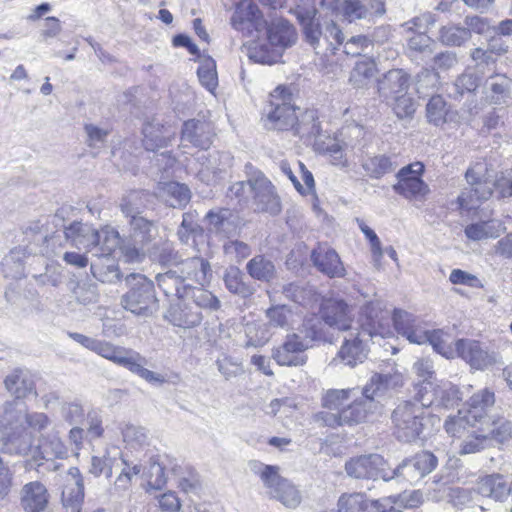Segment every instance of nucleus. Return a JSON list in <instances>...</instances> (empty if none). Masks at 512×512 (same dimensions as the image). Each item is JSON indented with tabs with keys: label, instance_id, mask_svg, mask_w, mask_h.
Segmentation results:
<instances>
[{
	"label": "nucleus",
	"instance_id": "nucleus-1",
	"mask_svg": "<svg viewBox=\"0 0 512 512\" xmlns=\"http://www.w3.org/2000/svg\"><path fill=\"white\" fill-rule=\"evenodd\" d=\"M50 425L42 412L29 413L18 401L7 402L0 412V448L9 453L26 454L32 445V434Z\"/></svg>",
	"mask_w": 512,
	"mask_h": 512
},
{
	"label": "nucleus",
	"instance_id": "nucleus-2",
	"mask_svg": "<svg viewBox=\"0 0 512 512\" xmlns=\"http://www.w3.org/2000/svg\"><path fill=\"white\" fill-rule=\"evenodd\" d=\"M365 320L360 328L350 330L338 351L337 358L344 365L354 367L367 357L366 342L373 336L386 337L390 334V312L383 310L380 302H372L363 308Z\"/></svg>",
	"mask_w": 512,
	"mask_h": 512
},
{
	"label": "nucleus",
	"instance_id": "nucleus-3",
	"mask_svg": "<svg viewBox=\"0 0 512 512\" xmlns=\"http://www.w3.org/2000/svg\"><path fill=\"white\" fill-rule=\"evenodd\" d=\"M323 406L339 411V419L344 425H355L365 422L378 409L379 403L370 388L364 386L330 389L323 396Z\"/></svg>",
	"mask_w": 512,
	"mask_h": 512
},
{
	"label": "nucleus",
	"instance_id": "nucleus-4",
	"mask_svg": "<svg viewBox=\"0 0 512 512\" xmlns=\"http://www.w3.org/2000/svg\"><path fill=\"white\" fill-rule=\"evenodd\" d=\"M324 338L321 322L316 319H306L298 332L288 334L284 342L273 349L272 357L281 366H302L307 357L304 352L314 341Z\"/></svg>",
	"mask_w": 512,
	"mask_h": 512
},
{
	"label": "nucleus",
	"instance_id": "nucleus-5",
	"mask_svg": "<svg viewBox=\"0 0 512 512\" xmlns=\"http://www.w3.org/2000/svg\"><path fill=\"white\" fill-rule=\"evenodd\" d=\"M268 43H256L249 49V58L256 63L274 64L282 56V52L296 43L297 33L287 20L278 18L266 22L264 28Z\"/></svg>",
	"mask_w": 512,
	"mask_h": 512
},
{
	"label": "nucleus",
	"instance_id": "nucleus-6",
	"mask_svg": "<svg viewBox=\"0 0 512 512\" xmlns=\"http://www.w3.org/2000/svg\"><path fill=\"white\" fill-rule=\"evenodd\" d=\"M465 179L468 188H465L457 198L461 209L471 210L482 201L488 200L495 190V173L485 161H479L471 165Z\"/></svg>",
	"mask_w": 512,
	"mask_h": 512
},
{
	"label": "nucleus",
	"instance_id": "nucleus-7",
	"mask_svg": "<svg viewBox=\"0 0 512 512\" xmlns=\"http://www.w3.org/2000/svg\"><path fill=\"white\" fill-rule=\"evenodd\" d=\"M94 352L114 364L128 369L149 383L163 384L165 382L161 374L144 367L147 363L146 358L135 350L116 346L108 341L98 340Z\"/></svg>",
	"mask_w": 512,
	"mask_h": 512
},
{
	"label": "nucleus",
	"instance_id": "nucleus-8",
	"mask_svg": "<svg viewBox=\"0 0 512 512\" xmlns=\"http://www.w3.org/2000/svg\"><path fill=\"white\" fill-rule=\"evenodd\" d=\"M422 404L418 405L411 401L400 403L392 414L394 434L402 442L416 440L424 429V409Z\"/></svg>",
	"mask_w": 512,
	"mask_h": 512
},
{
	"label": "nucleus",
	"instance_id": "nucleus-9",
	"mask_svg": "<svg viewBox=\"0 0 512 512\" xmlns=\"http://www.w3.org/2000/svg\"><path fill=\"white\" fill-rule=\"evenodd\" d=\"M129 291L122 297V305L136 315H147L155 304L153 282L142 274H130L126 277Z\"/></svg>",
	"mask_w": 512,
	"mask_h": 512
},
{
	"label": "nucleus",
	"instance_id": "nucleus-10",
	"mask_svg": "<svg viewBox=\"0 0 512 512\" xmlns=\"http://www.w3.org/2000/svg\"><path fill=\"white\" fill-rule=\"evenodd\" d=\"M271 110L267 114V126L276 130L293 129L297 115L291 104L292 93L284 86L276 87L270 94Z\"/></svg>",
	"mask_w": 512,
	"mask_h": 512
},
{
	"label": "nucleus",
	"instance_id": "nucleus-11",
	"mask_svg": "<svg viewBox=\"0 0 512 512\" xmlns=\"http://www.w3.org/2000/svg\"><path fill=\"white\" fill-rule=\"evenodd\" d=\"M424 165L420 162L403 167L396 175L393 190L410 201H424L430 192L428 185L420 178Z\"/></svg>",
	"mask_w": 512,
	"mask_h": 512
},
{
	"label": "nucleus",
	"instance_id": "nucleus-12",
	"mask_svg": "<svg viewBox=\"0 0 512 512\" xmlns=\"http://www.w3.org/2000/svg\"><path fill=\"white\" fill-rule=\"evenodd\" d=\"M230 24L244 37L258 36L266 27V20L252 0H241L236 4Z\"/></svg>",
	"mask_w": 512,
	"mask_h": 512
},
{
	"label": "nucleus",
	"instance_id": "nucleus-13",
	"mask_svg": "<svg viewBox=\"0 0 512 512\" xmlns=\"http://www.w3.org/2000/svg\"><path fill=\"white\" fill-rule=\"evenodd\" d=\"M248 185L254 193L256 209L276 215L281 211L280 200L274 192L272 183L263 175L249 179L247 183L238 182L231 187V191L238 196L240 191Z\"/></svg>",
	"mask_w": 512,
	"mask_h": 512
},
{
	"label": "nucleus",
	"instance_id": "nucleus-14",
	"mask_svg": "<svg viewBox=\"0 0 512 512\" xmlns=\"http://www.w3.org/2000/svg\"><path fill=\"white\" fill-rule=\"evenodd\" d=\"M415 398L423 407L437 406L444 408L454 407L461 400L457 386L447 381L423 385L418 388Z\"/></svg>",
	"mask_w": 512,
	"mask_h": 512
},
{
	"label": "nucleus",
	"instance_id": "nucleus-15",
	"mask_svg": "<svg viewBox=\"0 0 512 512\" xmlns=\"http://www.w3.org/2000/svg\"><path fill=\"white\" fill-rule=\"evenodd\" d=\"M385 460L378 454L361 455L351 458L345 464V470L350 477L356 479L382 478L391 480L389 472L385 469Z\"/></svg>",
	"mask_w": 512,
	"mask_h": 512
},
{
	"label": "nucleus",
	"instance_id": "nucleus-16",
	"mask_svg": "<svg viewBox=\"0 0 512 512\" xmlns=\"http://www.w3.org/2000/svg\"><path fill=\"white\" fill-rule=\"evenodd\" d=\"M321 317L325 324L339 331L352 330L353 309L341 298L326 299L322 303Z\"/></svg>",
	"mask_w": 512,
	"mask_h": 512
},
{
	"label": "nucleus",
	"instance_id": "nucleus-17",
	"mask_svg": "<svg viewBox=\"0 0 512 512\" xmlns=\"http://www.w3.org/2000/svg\"><path fill=\"white\" fill-rule=\"evenodd\" d=\"M197 161L201 166L197 171V176L206 184H211L222 178L232 165L231 155L225 152H215L209 157L202 155L198 157Z\"/></svg>",
	"mask_w": 512,
	"mask_h": 512
},
{
	"label": "nucleus",
	"instance_id": "nucleus-18",
	"mask_svg": "<svg viewBox=\"0 0 512 512\" xmlns=\"http://www.w3.org/2000/svg\"><path fill=\"white\" fill-rule=\"evenodd\" d=\"M294 7L290 8L303 26V32L307 42L312 46L320 44L321 31L319 23L314 18L317 13L315 0H294Z\"/></svg>",
	"mask_w": 512,
	"mask_h": 512
},
{
	"label": "nucleus",
	"instance_id": "nucleus-19",
	"mask_svg": "<svg viewBox=\"0 0 512 512\" xmlns=\"http://www.w3.org/2000/svg\"><path fill=\"white\" fill-rule=\"evenodd\" d=\"M311 261L316 269L329 278H343L346 268L338 253L325 245H318L311 253Z\"/></svg>",
	"mask_w": 512,
	"mask_h": 512
},
{
	"label": "nucleus",
	"instance_id": "nucleus-20",
	"mask_svg": "<svg viewBox=\"0 0 512 512\" xmlns=\"http://www.w3.org/2000/svg\"><path fill=\"white\" fill-rule=\"evenodd\" d=\"M165 318L174 326L190 329L198 326L203 316L188 299L178 298L170 304Z\"/></svg>",
	"mask_w": 512,
	"mask_h": 512
},
{
	"label": "nucleus",
	"instance_id": "nucleus-21",
	"mask_svg": "<svg viewBox=\"0 0 512 512\" xmlns=\"http://www.w3.org/2000/svg\"><path fill=\"white\" fill-rule=\"evenodd\" d=\"M84 501V483L80 470L71 467L64 481L62 490V503L71 512H80Z\"/></svg>",
	"mask_w": 512,
	"mask_h": 512
},
{
	"label": "nucleus",
	"instance_id": "nucleus-22",
	"mask_svg": "<svg viewBox=\"0 0 512 512\" xmlns=\"http://www.w3.org/2000/svg\"><path fill=\"white\" fill-rule=\"evenodd\" d=\"M457 349V357L462 358L475 369H484L496 362L495 355L489 353L476 340L459 339Z\"/></svg>",
	"mask_w": 512,
	"mask_h": 512
},
{
	"label": "nucleus",
	"instance_id": "nucleus-23",
	"mask_svg": "<svg viewBox=\"0 0 512 512\" xmlns=\"http://www.w3.org/2000/svg\"><path fill=\"white\" fill-rule=\"evenodd\" d=\"M173 269L182 279L193 281L200 286H204L209 282L211 275V267L207 260L201 257H192L177 263Z\"/></svg>",
	"mask_w": 512,
	"mask_h": 512
},
{
	"label": "nucleus",
	"instance_id": "nucleus-24",
	"mask_svg": "<svg viewBox=\"0 0 512 512\" xmlns=\"http://www.w3.org/2000/svg\"><path fill=\"white\" fill-rule=\"evenodd\" d=\"M65 238L78 249L92 251L97 247L99 236L97 230L90 224L83 222H73L65 228Z\"/></svg>",
	"mask_w": 512,
	"mask_h": 512
},
{
	"label": "nucleus",
	"instance_id": "nucleus-25",
	"mask_svg": "<svg viewBox=\"0 0 512 512\" xmlns=\"http://www.w3.org/2000/svg\"><path fill=\"white\" fill-rule=\"evenodd\" d=\"M48 501V490L39 481L29 482L21 489L20 504L25 512H42L47 507Z\"/></svg>",
	"mask_w": 512,
	"mask_h": 512
},
{
	"label": "nucleus",
	"instance_id": "nucleus-26",
	"mask_svg": "<svg viewBox=\"0 0 512 512\" xmlns=\"http://www.w3.org/2000/svg\"><path fill=\"white\" fill-rule=\"evenodd\" d=\"M213 130L209 123L189 120L183 125L181 141L200 149H208L212 144Z\"/></svg>",
	"mask_w": 512,
	"mask_h": 512
},
{
	"label": "nucleus",
	"instance_id": "nucleus-27",
	"mask_svg": "<svg viewBox=\"0 0 512 512\" xmlns=\"http://www.w3.org/2000/svg\"><path fill=\"white\" fill-rule=\"evenodd\" d=\"M142 133L143 145L148 151H155L167 146L175 135L170 126H165L156 120L145 123Z\"/></svg>",
	"mask_w": 512,
	"mask_h": 512
},
{
	"label": "nucleus",
	"instance_id": "nucleus-28",
	"mask_svg": "<svg viewBox=\"0 0 512 512\" xmlns=\"http://www.w3.org/2000/svg\"><path fill=\"white\" fill-rule=\"evenodd\" d=\"M486 96L493 104L512 103V79L504 74H495L485 82Z\"/></svg>",
	"mask_w": 512,
	"mask_h": 512
},
{
	"label": "nucleus",
	"instance_id": "nucleus-29",
	"mask_svg": "<svg viewBox=\"0 0 512 512\" xmlns=\"http://www.w3.org/2000/svg\"><path fill=\"white\" fill-rule=\"evenodd\" d=\"M409 87V77L401 69H393L388 71L383 79L379 82V95L386 102H390V98L407 92Z\"/></svg>",
	"mask_w": 512,
	"mask_h": 512
},
{
	"label": "nucleus",
	"instance_id": "nucleus-30",
	"mask_svg": "<svg viewBox=\"0 0 512 512\" xmlns=\"http://www.w3.org/2000/svg\"><path fill=\"white\" fill-rule=\"evenodd\" d=\"M476 489L479 494L503 502L510 495L508 483L500 474L486 475L477 481Z\"/></svg>",
	"mask_w": 512,
	"mask_h": 512
},
{
	"label": "nucleus",
	"instance_id": "nucleus-31",
	"mask_svg": "<svg viewBox=\"0 0 512 512\" xmlns=\"http://www.w3.org/2000/svg\"><path fill=\"white\" fill-rule=\"evenodd\" d=\"M249 468L252 473L260 478L270 497L287 480L281 477L279 474L280 468L276 465H267L258 460H252L249 462Z\"/></svg>",
	"mask_w": 512,
	"mask_h": 512
},
{
	"label": "nucleus",
	"instance_id": "nucleus-32",
	"mask_svg": "<svg viewBox=\"0 0 512 512\" xmlns=\"http://www.w3.org/2000/svg\"><path fill=\"white\" fill-rule=\"evenodd\" d=\"M156 195L173 208L185 206L191 198L188 186L178 182L160 183Z\"/></svg>",
	"mask_w": 512,
	"mask_h": 512
},
{
	"label": "nucleus",
	"instance_id": "nucleus-33",
	"mask_svg": "<svg viewBox=\"0 0 512 512\" xmlns=\"http://www.w3.org/2000/svg\"><path fill=\"white\" fill-rule=\"evenodd\" d=\"M495 403V395L491 390L484 388L473 394L468 401V409L466 410L473 421L484 424L488 419L486 413Z\"/></svg>",
	"mask_w": 512,
	"mask_h": 512
},
{
	"label": "nucleus",
	"instance_id": "nucleus-34",
	"mask_svg": "<svg viewBox=\"0 0 512 512\" xmlns=\"http://www.w3.org/2000/svg\"><path fill=\"white\" fill-rule=\"evenodd\" d=\"M437 40L447 47H461L471 40V35L464 26L449 23L440 27Z\"/></svg>",
	"mask_w": 512,
	"mask_h": 512
},
{
	"label": "nucleus",
	"instance_id": "nucleus-35",
	"mask_svg": "<svg viewBox=\"0 0 512 512\" xmlns=\"http://www.w3.org/2000/svg\"><path fill=\"white\" fill-rule=\"evenodd\" d=\"M184 299H188L198 310L216 311L221 306L220 300L212 292L204 289L203 286L193 287L189 284L188 288L184 290Z\"/></svg>",
	"mask_w": 512,
	"mask_h": 512
},
{
	"label": "nucleus",
	"instance_id": "nucleus-36",
	"mask_svg": "<svg viewBox=\"0 0 512 512\" xmlns=\"http://www.w3.org/2000/svg\"><path fill=\"white\" fill-rule=\"evenodd\" d=\"M97 236L99 241L97 247L94 249L93 255L98 258H105L109 261V256L120 247L121 238L119 232L109 226L102 228L100 231L97 230Z\"/></svg>",
	"mask_w": 512,
	"mask_h": 512
},
{
	"label": "nucleus",
	"instance_id": "nucleus-37",
	"mask_svg": "<svg viewBox=\"0 0 512 512\" xmlns=\"http://www.w3.org/2000/svg\"><path fill=\"white\" fill-rule=\"evenodd\" d=\"M7 390L17 399L36 395L34 381L21 371H15L5 379Z\"/></svg>",
	"mask_w": 512,
	"mask_h": 512
},
{
	"label": "nucleus",
	"instance_id": "nucleus-38",
	"mask_svg": "<svg viewBox=\"0 0 512 512\" xmlns=\"http://www.w3.org/2000/svg\"><path fill=\"white\" fill-rule=\"evenodd\" d=\"M156 280L159 288L166 296H175L176 299L184 298V290L189 286V284L183 283L173 268L165 273L158 274Z\"/></svg>",
	"mask_w": 512,
	"mask_h": 512
},
{
	"label": "nucleus",
	"instance_id": "nucleus-39",
	"mask_svg": "<svg viewBox=\"0 0 512 512\" xmlns=\"http://www.w3.org/2000/svg\"><path fill=\"white\" fill-rule=\"evenodd\" d=\"M246 270L253 279L263 282L271 281L276 275L274 263L263 255H257L249 260Z\"/></svg>",
	"mask_w": 512,
	"mask_h": 512
},
{
	"label": "nucleus",
	"instance_id": "nucleus-40",
	"mask_svg": "<svg viewBox=\"0 0 512 512\" xmlns=\"http://www.w3.org/2000/svg\"><path fill=\"white\" fill-rule=\"evenodd\" d=\"M244 333L246 337V341L244 343L245 348L262 347L272 336L268 324L259 321L246 323L244 326Z\"/></svg>",
	"mask_w": 512,
	"mask_h": 512
},
{
	"label": "nucleus",
	"instance_id": "nucleus-41",
	"mask_svg": "<svg viewBox=\"0 0 512 512\" xmlns=\"http://www.w3.org/2000/svg\"><path fill=\"white\" fill-rule=\"evenodd\" d=\"M478 424L479 422L473 421L466 410H459L457 415L449 416L445 421V430L453 437H462L476 428Z\"/></svg>",
	"mask_w": 512,
	"mask_h": 512
},
{
	"label": "nucleus",
	"instance_id": "nucleus-42",
	"mask_svg": "<svg viewBox=\"0 0 512 512\" xmlns=\"http://www.w3.org/2000/svg\"><path fill=\"white\" fill-rule=\"evenodd\" d=\"M403 385V377L400 373L375 374L365 386L370 388L375 399L382 396L387 390L395 389Z\"/></svg>",
	"mask_w": 512,
	"mask_h": 512
},
{
	"label": "nucleus",
	"instance_id": "nucleus-43",
	"mask_svg": "<svg viewBox=\"0 0 512 512\" xmlns=\"http://www.w3.org/2000/svg\"><path fill=\"white\" fill-rule=\"evenodd\" d=\"M294 133L302 138L311 139L320 134V123L318 122L317 111L306 110L300 118L297 116L295 127H293Z\"/></svg>",
	"mask_w": 512,
	"mask_h": 512
},
{
	"label": "nucleus",
	"instance_id": "nucleus-44",
	"mask_svg": "<svg viewBox=\"0 0 512 512\" xmlns=\"http://www.w3.org/2000/svg\"><path fill=\"white\" fill-rule=\"evenodd\" d=\"M362 167L366 174L374 179H379L387 173L392 172L396 163L387 155H375L368 157L362 163Z\"/></svg>",
	"mask_w": 512,
	"mask_h": 512
},
{
	"label": "nucleus",
	"instance_id": "nucleus-45",
	"mask_svg": "<svg viewBox=\"0 0 512 512\" xmlns=\"http://www.w3.org/2000/svg\"><path fill=\"white\" fill-rule=\"evenodd\" d=\"M208 229L216 234L227 235L233 228L232 213L229 209L210 210L206 214Z\"/></svg>",
	"mask_w": 512,
	"mask_h": 512
},
{
	"label": "nucleus",
	"instance_id": "nucleus-46",
	"mask_svg": "<svg viewBox=\"0 0 512 512\" xmlns=\"http://www.w3.org/2000/svg\"><path fill=\"white\" fill-rule=\"evenodd\" d=\"M488 439L484 424H478L466 434L460 446V454H472L483 450L487 446Z\"/></svg>",
	"mask_w": 512,
	"mask_h": 512
},
{
	"label": "nucleus",
	"instance_id": "nucleus-47",
	"mask_svg": "<svg viewBox=\"0 0 512 512\" xmlns=\"http://www.w3.org/2000/svg\"><path fill=\"white\" fill-rule=\"evenodd\" d=\"M224 283L231 293L243 298H248L254 293L253 287L244 282L243 273L236 267H231L226 271Z\"/></svg>",
	"mask_w": 512,
	"mask_h": 512
},
{
	"label": "nucleus",
	"instance_id": "nucleus-48",
	"mask_svg": "<svg viewBox=\"0 0 512 512\" xmlns=\"http://www.w3.org/2000/svg\"><path fill=\"white\" fill-rule=\"evenodd\" d=\"M376 64L369 59L356 62L349 77V82L355 88L365 87L376 74Z\"/></svg>",
	"mask_w": 512,
	"mask_h": 512
},
{
	"label": "nucleus",
	"instance_id": "nucleus-49",
	"mask_svg": "<svg viewBox=\"0 0 512 512\" xmlns=\"http://www.w3.org/2000/svg\"><path fill=\"white\" fill-rule=\"evenodd\" d=\"M197 75L200 83L211 93L218 86V77L216 71V63L211 57H201L200 65L197 69Z\"/></svg>",
	"mask_w": 512,
	"mask_h": 512
},
{
	"label": "nucleus",
	"instance_id": "nucleus-50",
	"mask_svg": "<svg viewBox=\"0 0 512 512\" xmlns=\"http://www.w3.org/2000/svg\"><path fill=\"white\" fill-rule=\"evenodd\" d=\"M488 438L491 437L500 443L512 438V422L503 417L488 419L484 423Z\"/></svg>",
	"mask_w": 512,
	"mask_h": 512
},
{
	"label": "nucleus",
	"instance_id": "nucleus-51",
	"mask_svg": "<svg viewBox=\"0 0 512 512\" xmlns=\"http://www.w3.org/2000/svg\"><path fill=\"white\" fill-rule=\"evenodd\" d=\"M368 505L363 493H343L337 501V512H365Z\"/></svg>",
	"mask_w": 512,
	"mask_h": 512
},
{
	"label": "nucleus",
	"instance_id": "nucleus-52",
	"mask_svg": "<svg viewBox=\"0 0 512 512\" xmlns=\"http://www.w3.org/2000/svg\"><path fill=\"white\" fill-rule=\"evenodd\" d=\"M268 327L287 328L292 323L293 313L286 305H274L266 310Z\"/></svg>",
	"mask_w": 512,
	"mask_h": 512
},
{
	"label": "nucleus",
	"instance_id": "nucleus-53",
	"mask_svg": "<svg viewBox=\"0 0 512 512\" xmlns=\"http://www.w3.org/2000/svg\"><path fill=\"white\" fill-rule=\"evenodd\" d=\"M465 235L473 241L496 238L499 236V229L496 228L494 221H484L468 225L465 228Z\"/></svg>",
	"mask_w": 512,
	"mask_h": 512
},
{
	"label": "nucleus",
	"instance_id": "nucleus-54",
	"mask_svg": "<svg viewBox=\"0 0 512 512\" xmlns=\"http://www.w3.org/2000/svg\"><path fill=\"white\" fill-rule=\"evenodd\" d=\"M271 498L278 500L285 507L294 509L301 503L300 491L289 480H286Z\"/></svg>",
	"mask_w": 512,
	"mask_h": 512
},
{
	"label": "nucleus",
	"instance_id": "nucleus-55",
	"mask_svg": "<svg viewBox=\"0 0 512 512\" xmlns=\"http://www.w3.org/2000/svg\"><path fill=\"white\" fill-rule=\"evenodd\" d=\"M321 31L320 42L324 41L328 44L332 51L344 42V34L339 26L334 21H325L324 24L319 23ZM321 43L319 44V46ZM316 48V46H314ZM318 47V45H317Z\"/></svg>",
	"mask_w": 512,
	"mask_h": 512
},
{
	"label": "nucleus",
	"instance_id": "nucleus-56",
	"mask_svg": "<svg viewBox=\"0 0 512 512\" xmlns=\"http://www.w3.org/2000/svg\"><path fill=\"white\" fill-rule=\"evenodd\" d=\"M133 237L136 241L146 243L154 237L155 225L153 222L139 216L133 215L130 220Z\"/></svg>",
	"mask_w": 512,
	"mask_h": 512
},
{
	"label": "nucleus",
	"instance_id": "nucleus-57",
	"mask_svg": "<svg viewBox=\"0 0 512 512\" xmlns=\"http://www.w3.org/2000/svg\"><path fill=\"white\" fill-rule=\"evenodd\" d=\"M355 221H356L359 229L364 234V236L366 237V239L368 240V242L370 244V249H371V254H372V259H373L374 265L376 267H379L380 261L383 257V249H382V245H381V241H380L379 237L374 232V230L371 229L365 223V221L363 219L356 218Z\"/></svg>",
	"mask_w": 512,
	"mask_h": 512
},
{
	"label": "nucleus",
	"instance_id": "nucleus-58",
	"mask_svg": "<svg viewBox=\"0 0 512 512\" xmlns=\"http://www.w3.org/2000/svg\"><path fill=\"white\" fill-rule=\"evenodd\" d=\"M369 11L363 0H343L341 16L350 23L362 19L368 20Z\"/></svg>",
	"mask_w": 512,
	"mask_h": 512
},
{
	"label": "nucleus",
	"instance_id": "nucleus-59",
	"mask_svg": "<svg viewBox=\"0 0 512 512\" xmlns=\"http://www.w3.org/2000/svg\"><path fill=\"white\" fill-rule=\"evenodd\" d=\"M426 113L430 123L436 126L445 123L448 114L446 102L439 95L433 96L427 103Z\"/></svg>",
	"mask_w": 512,
	"mask_h": 512
},
{
	"label": "nucleus",
	"instance_id": "nucleus-60",
	"mask_svg": "<svg viewBox=\"0 0 512 512\" xmlns=\"http://www.w3.org/2000/svg\"><path fill=\"white\" fill-rule=\"evenodd\" d=\"M123 441L131 447H142L148 444V433L143 427L127 424L122 429Z\"/></svg>",
	"mask_w": 512,
	"mask_h": 512
},
{
	"label": "nucleus",
	"instance_id": "nucleus-61",
	"mask_svg": "<svg viewBox=\"0 0 512 512\" xmlns=\"http://www.w3.org/2000/svg\"><path fill=\"white\" fill-rule=\"evenodd\" d=\"M479 85V78L472 72L462 73L453 83L452 88L454 92L450 94L457 98L462 96L464 93H471L477 89Z\"/></svg>",
	"mask_w": 512,
	"mask_h": 512
},
{
	"label": "nucleus",
	"instance_id": "nucleus-62",
	"mask_svg": "<svg viewBox=\"0 0 512 512\" xmlns=\"http://www.w3.org/2000/svg\"><path fill=\"white\" fill-rule=\"evenodd\" d=\"M387 103L392 106L394 113L400 119L410 117L415 112V104L407 92L393 96Z\"/></svg>",
	"mask_w": 512,
	"mask_h": 512
},
{
	"label": "nucleus",
	"instance_id": "nucleus-63",
	"mask_svg": "<svg viewBox=\"0 0 512 512\" xmlns=\"http://www.w3.org/2000/svg\"><path fill=\"white\" fill-rule=\"evenodd\" d=\"M218 371L226 380L244 373L242 362L230 356H223L216 361Z\"/></svg>",
	"mask_w": 512,
	"mask_h": 512
},
{
	"label": "nucleus",
	"instance_id": "nucleus-64",
	"mask_svg": "<svg viewBox=\"0 0 512 512\" xmlns=\"http://www.w3.org/2000/svg\"><path fill=\"white\" fill-rule=\"evenodd\" d=\"M145 193L142 191H131L128 193L120 204L121 211L132 218L133 215H138L140 209L144 207L143 198Z\"/></svg>",
	"mask_w": 512,
	"mask_h": 512
}]
</instances>
